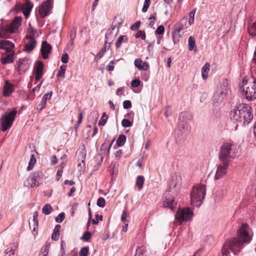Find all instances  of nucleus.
Wrapping results in <instances>:
<instances>
[{
	"instance_id": "nucleus-1",
	"label": "nucleus",
	"mask_w": 256,
	"mask_h": 256,
	"mask_svg": "<svg viewBox=\"0 0 256 256\" xmlns=\"http://www.w3.org/2000/svg\"><path fill=\"white\" fill-rule=\"evenodd\" d=\"M250 230L247 224H242L238 232V238H232L227 240L224 244L222 251V255L228 256L231 250L234 254L240 252L243 243L249 242L252 239Z\"/></svg>"
},
{
	"instance_id": "nucleus-2",
	"label": "nucleus",
	"mask_w": 256,
	"mask_h": 256,
	"mask_svg": "<svg viewBox=\"0 0 256 256\" xmlns=\"http://www.w3.org/2000/svg\"><path fill=\"white\" fill-rule=\"evenodd\" d=\"M228 86L227 80L224 79L220 82L212 98L214 106L218 107L223 105L228 92Z\"/></svg>"
},
{
	"instance_id": "nucleus-3",
	"label": "nucleus",
	"mask_w": 256,
	"mask_h": 256,
	"mask_svg": "<svg viewBox=\"0 0 256 256\" xmlns=\"http://www.w3.org/2000/svg\"><path fill=\"white\" fill-rule=\"evenodd\" d=\"M238 150L236 146L230 143H224L221 148L218 154L220 161L222 163H230V159L236 156Z\"/></svg>"
},
{
	"instance_id": "nucleus-4",
	"label": "nucleus",
	"mask_w": 256,
	"mask_h": 256,
	"mask_svg": "<svg viewBox=\"0 0 256 256\" xmlns=\"http://www.w3.org/2000/svg\"><path fill=\"white\" fill-rule=\"evenodd\" d=\"M206 196V186L198 184L193 187L190 194L191 204L193 206L199 207Z\"/></svg>"
},
{
	"instance_id": "nucleus-5",
	"label": "nucleus",
	"mask_w": 256,
	"mask_h": 256,
	"mask_svg": "<svg viewBox=\"0 0 256 256\" xmlns=\"http://www.w3.org/2000/svg\"><path fill=\"white\" fill-rule=\"evenodd\" d=\"M242 94L249 100L256 98V78H250L243 80Z\"/></svg>"
},
{
	"instance_id": "nucleus-6",
	"label": "nucleus",
	"mask_w": 256,
	"mask_h": 256,
	"mask_svg": "<svg viewBox=\"0 0 256 256\" xmlns=\"http://www.w3.org/2000/svg\"><path fill=\"white\" fill-rule=\"evenodd\" d=\"M192 115L190 113H180L179 115V130L178 136L181 140H184L190 131V127L187 124V120H190Z\"/></svg>"
},
{
	"instance_id": "nucleus-7",
	"label": "nucleus",
	"mask_w": 256,
	"mask_h": 256,
	"mask_svg": "<svg viewBox=\"0 0 256 256\" xmlns=\"http://www.w3.org/2000/svg\"><path fill=\"white\" fill-rule=\"evenodd\" d=\"M21 21L22 18L18 17L10 24H0V37L4 38H8L12 34L16 32Z\"/></svg>"
},
{
	"instance_id": "nucleus-8",
	"label": "nucleus",
	"mask_w": 256,
	"mask_h": 256,
	"mask_svg": "<svg viewBox=\"0 0 256 256\" xmlns=\"http://www.w3.org/2000/svg\"><path fill=\"white\" fill-rule=\"evenodd\" d=\"M16 113H4L0 118V127L2 132L10 129L12 124Z\"/></svg>"
},
{
	"instance_id": "nucleus-9",
	"label": "nucleus",
	"mask_w": 256,
	"mask_h": 256,
	"mask_svg": "<svg viewBox=\"0 0 256 256\" xmlns=\"http://www.w3.org/2000/svg\"><path fill=\"white\" fill-rule=\"evenodd\" d=\"M193 212L189 208L178 209L175 215L177 223L182 224V222L190 220L193 216Z\"/></svg>"
},
{
	"instance_id": "nucleus-10",
	"label": "nucleus",
	"mask_w": 256,
	"mask_h": 256,
	"mask_svg": "<svg viewBox=\"0 0 256 256\" xmlns=\"http://www.w3.org/2000/svg\"><path fill=\"white\" fill-rule=\"evenodd\" d=\"M176 195L172 194V192L166 190L163 198V206L166 208H169L172 210H174L176 208V202H175L174 196Z\"/></svg>"
},
{
	"instance_id": "nucleus-11",
	"label": "nucleus",
	"mask_w": 256,
	"mask_h": 256,
	"mask_svg": "<svg viewBox=\"0 0 256 256\" xmlns=\"http://www.w3.org/2000/svg\"><path fill=\"white\" fill-rule=\"evenodd\" d=\"M181 176L178 174H174L172 177L170 182L169 188L167 190L172 192V194L176 195L181 184Z\"/></svg>"
},
{
	"instance_id": "nucleus-12",
	"label": "nucleus",
	"mask_w": 256,
	"mask_h": 256,
	"mask_svg": "<svg viewBox=\"0 0 256 256\" xmlns=\"http://www.w3.org/2000/svg\"><path fill=\"white\" fill-rule=\"evenodd\" d=\"M36 34V32L33 29L29 30V33L26 36V38L28 39V42L25 46V50L26 51L30 52L36 46V41L34 39V36Z\"/></svg>"
},
{
	"instance_id": "nucleus-13",
	"label": "nucleus",
	"mask_w": 256,
	"mask_h": 256,
	"mask_svg": "<svg viewBox=\"0 0 256 256\" xmlns=\"http://www.w3.org/2000/svg\"><path fill=\"white\" fill-rule=\"evenodd\" d=\"M52 8V0H46L39 7V13L41 17L45 18Z\"/></svg>"
},
{
	"instance_id": "nucleus-14",
	"label": "nucleus",
	"mask_w": 256,
	"mask_h": 256,
	"mask_svg": "<svg viewBox=\"0 0 256 256\" xmlns=\"http://www.w3.org/2000/svg\"><path fill=\"white\" fill-rule=\"evenodd\" d=\"M229 166L228 163H222L217 166V170L214 176V180H218L225 176Z\"/></svg>"
},
{
	"instance_id": "nucleus-15",
	"label": "nucleus",
	"mask_w": 256,
	"mask_h": 256,
	"mask_svg": "<svg viewBox=\"0 0 256 256\" xmlns=\"http://www.w3.org/2000/svg\"><path fill=\"white\" fill-rule=\"evenodd\" d=\"M44 64L42 62H38L34 66V72L36 81H38L43 76Z\"/></svg>"
},
{
	"instance_id": "nucleus-16",
	"label": "nucleus",
	"mask_w": 256,
	"mask_h": 256,
	"mask_svg": "<svg viewBox=\"0 0 256 256\" xmlns=\"http://www.w3.org/2000/svg\"><path fill=\"white\" fill-rule=\"evenodd\" d=\"M14 47V44L10 41L8 40H0V49L4 50L6 52H12V50Z\"/></svg>"
},
{
	"instance_id": "nucleus-17",
	"label": "nucleus",
	"mask_w": 256,
	"mask_h": 256,
	"mask_svg": "<svg viewBox=\"0 0 256 256\" xmlns=\"http://www.w3.org/2000/svg\"><path fill=\"white\" fill-rule=\"evenodd\" d=\"M52 50V46L50 44L46 41H44L42 44L41 53L44 59H46L48 57V54Z\"/></svg>"
},
{
	"instance_id": "nucleus-18",
	"label": "nucleus",
	"mask_w": 256,
	"mask_h": 256,
	"mask_svg": "<svg viewBox=\"0 0 256 256\" xmlns=\"http://www.w3.org/2000/svg\"><path fill=\"white\" fill-rule=\"evenodd\" d=\"M14 58V52L8 53L4 52L2 55V62L3 64H8L13 62Z\"/></svg>"
},
{
	"instance_id": "nucleus-19",
	"label": "nucleus",
	"mask_w": 256,
	"mask_h": 256,
	"mask_svg": "<svg viewBox=\"0 0 256 256\" xmlns=\"http://www.w3.org/2000/svg\"><path fill=\"white\" fill-rule=\"evenodd\" d=\"M251 107L244 104H238L234 108V112H250Z\"/></svg>"
},
{
	"instance_id": "nucleus-20",
	"label": "nucleus",
	"mask_w": 256,
	"mask_h": 256,
	"mask_svg": "<svg viewBox=\"0 0 256 256\" xmlns=\"http://www.w3.org/2000/svg\"><path fill=\"white\" fill-rule=\"evenodd\" d=\"M134 66L138 70H146L148 69L149 65L146 62H143L140 58H136L134 62Z\"/></svg>"
},
{
	"instance_id": "nucleus-21",
	"label": "nucleus",
	"mask_w": 256,
	"mask_h": 256,
	"mask_svg": "<svg viewBox=\"0 0 256 256\" xmlns=\"http://www.w3.org/2000/svg\"><path fill=\"white\" fill-rule=\"evenodd\" d=\"M187 20L186 17H184L182 18L174 25V30L177 32L178 33H180L184 26L186 24Z\"/></svg>"
},
{
	"instance_id": "nucleus-22",
	"label": "nucleus",
	"mask_w": 256,
	"mask_h": 256,
	"mask_svg": "<svg viewBox=\"0 0 256 256\" xmlns=\"http://www.w3.org/2000/svg\"><path fill=\"white\" fill-rule=\"evenodd\" d=\"M14 90V86L8 81H6L4 86V95L6 96H9L11 95Z\"/></svg>"
},
{
	"instance_id": "nucleus-23",
	"label": "nucleus",
	"mask_w": 256,
	"mask_h": 256,
	"mask_svg": "<svg viewBox=\"0 0 256 256\" xmlns=\"http://www.w3.org/2000/svg\"><path fill=\"white\" fill-rule=\"evenodd\" d=\"M116 36V33L114 32V28L111 30H108L106 34L105 40L109 43H112Z\"/></svg>"
},
{
	"instance_id": "nucleus-24",
	"label": "nucleus",
	"mask_w": 256,
	"mask_h": 256,
	"mask_svg": "<svg viewBox=\"0 0 256 256\" xmlns=\"http://www.w3.org/2000/svg\"><path fill=\"white\" fill-rule=\"evenodd\" d=\"M25 0L26 1V2L22 6V10H23L24 15L26 17H28L30 14V12L32 9L33 6L29 2V0Z\"/></svg>"
},
{
	"instance_id": "nucleus-25",
	"label": "nucleus",
	"mask_w": 256,
	"mask_h": 256,
	"mask_svg": "<svg viewBox=\"0 0 256 256\" xmlns=\"http://www.w3.org/2000/svg\"><path fill=\"white\" fill-rule=\"evenodd\" d=\"M36 184H38V183L35 181V178L34 179V177L32 174L27 178L26 180L24 182V186L27 187H34Z\"/></svg>"
},
{
	"instance_id": "nucleus-26",
	"label": "nucleus",
	"mask_w": 256,
	"mask_h": 256,
	"mask_svg": "<svg viewBox=\"0 0 256 256\" xmlns=\"http://www.w3.org/2000/svg\"><path fill=\"white\" fill-rule=\"evenodd\" d=\"M32 174L34 177V179L35 178V181L38 184L42 182L44 178V175L42 171H36L34 172Z\"/></svg>"
},
{
	"instance_id": "nucleus-27",
	"label": "nucleus",
	"mask_w": 256,
	"mask_h": 256,
	"mask_svg": "<svg viewBox=\"0 0 256 256\" xmlns=\"http://www.w3.org/2000/svg\"><path fill=\"white\" fill-rule=\"evenodd\" d=\"M253 114L252 113L242 114V122L243 124H248L252 120Z\"/></svg>"
},
{
	"instance_id": "nucleus-28",
	"label": "nucleus",
	"mask_w": 256,
	"mask_h": 256,
	"mask_svg": "<svg viewBox=\"0 0 256 256\" xmlns=\"http://www.w3.org/2000/svg\"><path fill=\"white\" fill-rule=\"evenodd\" d=\"M188 48L189 50H190V51L194 50V52H196V41H195L194 38L192 36H190L188 38Z\"/></svg>"
},
{
	"instance_id": "nucleus-29",
	"label": "nucleus",
	"mask_w": 256,
	"mask_h": 256,
	"mask_svg": "<svg viewBox=\"0 0 256 256\" xmlns=\"http://www.w3.org/2000/svg\"><path fill=\"white\" fill-rule=\"evenodd\" d=\"M242 113H230V118L234 120V122H242Z\"/></svg>"
},
{
	"instance_id": "nucleus-30",
	"label": "nucleus",
	"mask_w": 256,
	"mask_h": 256,
	"mask_svg": "<svg viewBox=\"0 0 256 256\" xmlns=\"http://www.w3.org/2000/svg\"><path fill=\"white\" fill-rule=\"evenodd\" d=\"M210 65L208 63L206 64L202 69V77L204 80H206L208 77V73L210 70Z\"/></svg>"
},
{
	"instance_id": "nucleus-31",
	"label": "nucleus",
	"mask_w": 256,
	"mask_h": 256,
	"mask_svg": "<svg viewBox=\"0 0 256 256\" xmlns=\"http://www.w3.org/2000/svg\"><path fill=\"white\" fill-rule=\"evenodd\" d=\"M144 178L142 176H138L136 178V186H137L139 190H141L143 187Z\"/></svg>"
},
{
	"instance_id": "nucleus-32",
	"label": "nucleus",
	"mask_w": 256,
	"mask_h": 256,
	"mask_svg": "<svg viewBox=\"0 0 256 256\" xmlns=\"http://www.w3.org/2000/svg\"><path fill=\"white\" fill-rule=\"evenodd\" d=\"M49 248L50 246L48 245L43 246L38 256H48Z\"/></svg>"
},
{
	"instance_id": "nucleus-33",
	"label": "nucleus",
	"mask_w": 256,
	"mask_h": 256,
	"mask_svg": "<svg viewBox=\"0 0 256 256\" xmlns=\"http://www.w3.org/2000/svg\"><path fill=\"white\" fill-rule=\"evenodd\" d=\"M127 41H128V38H127L126 36H121L117 40L116 42V46L117 48H119L122 42H126Z\"/></svg>"
},
{
	"instance_id": "nucleus-34",
	"label": "nucleus",
	"mask_w": 256,
	"mask_h": 256,
	"mask_svg": "<svg viewBox=\"0 0 256 256\" xmlns=\"http://www.w3.org/2000/svg\"><path fill=\"white\" fill-rule=\"evenodd\" d=\"M126 141V136L123 134H120L116 140V144L118 146L124 145Z\"/></svg>"
},
{
	"instance_id": "nucleus-35",
	"label": "nucleus",
	"mask_w": 256,
	"mask_h": 256,
	"mask_svg": "<svg viewBox=\"0 0 256 256\" xmlns=\"http://www.w3.org/2000/svg\"><path fill=\"white\" fill-rule=\"evenodd\" d=\"M38 213L37 211L35 212L33 214L32 222L34 226L33 230L34 231L38 227Z\"/></svg>"
},
{
	"instance_id": "nucleus-36",
	"label": "nucleus",
	"mask_w": 256,
	"mask_h": 256,
	"mask_svg": "<svg viewBox=\"0 0 256 256\" xmlns=\"http://www.w3.org/2000/svg\"><path fill=\"white\" fill-rule=\"evenodd\" d=\"M66 65H62L60 66L59 70H58V73L56 74L57 77H62L64 78V74L66 72Z\"/></svg>"
},
{
	"instance_id": "nucleus-37",
	"label": "nucleus",
	"mask_w": 256,
	"mask_h": 256,
	"mask_svg": "<svg viewBox=\"0 0 256 256\" xmlns=\"http://www.w3.org/2000/svg\"><path fill=\"white\" fill-rule=\"evenodd\" d=\"M52 210V206L50 204H46L42 209V212L46 215L50 214Z\"/></svg>"
},
{
	"instance_id": "nucleus-38",
	"label": "nucleus",
	"mask_w": 256,
	"mask_h": 256,
	"mask_svg": "<svg viewBox=\"0 0 256 256\" xmlns=\"http://www.w3.org/2000/svg\"><path fill=\"white\" fill-rule=\"evenodd\" d=\"M182 35L180 33H178L177 32L174 30L172 32V40L174 44L179 42Z\"/></svg>"
},
{
	"instance_id": "nucleus-39",
	"label": "nucleus",
	"mask_w": 256,
	"mask_h": 256,
	"mask_svg": "<svg viewBox=\"0 0 256 256\" xmlns=\"http://www.w3.org/2000/svg\"><path fill=\"white\" fill-rule=\"evenodd\" d=\"M36 160L34 158V154H32L30 160L29 162L28 166L26 168L28 171H30V170H32V169L34 165L36 164Z\"/></svg>"
},
{
	"instance_id": "nucleus-40",
	"label": "nucleus",
	"mask_w": 256,
	"mask_h": 256,
	"mask_svg": "<svg viewBox=\"0 0 256 256\" xmlns=\"http://www.w3.org/2000/svg\"><path fill=\"white\" fill-rule=\"evenodd\" d=\"M114 139H113L112 140V141L111 143L110 144H109L108 152L110 151V147L112 146V145L113 142H114ZM108 145V142L105 141V142L102 144L100 148V150L101 151L103 150L104 152Z\"/></svg>"
},
{
	"instance_id": "nucleus-41",
	"label": "nucleus",
	"mask_w": 256,
	"mask_h": 256,
	"mask_svg": "<svg viewBox=\"0 0 256 256\" xmlns=\"http://www.w3.org/2000/svg\"><path fill=\"white\" fill-rule=\"evenodd\" d=\"M108 116L106 114V113H103L102 116L100 118V120L98 122V126H104L106 122L107 119L108 118Z\"/></svg>"
},
{
	"instance_id": "nucleus-42",
	"label": "nucleus",
	"mask_w": 256,
	"mask_h": 256,
	"mask_svg": "<svg viewBox=\"0 0 256 256\" xmlns=\"http://www.w3.org/2000/svg\"><path fill=\"white\" fill-rule=\"evenodd\" d=\"M15 249L8 248L4 250L5 256H14Z\"/></svg>"
},
{
	"instance_id": "nucleus-43",
	"label": "nucleus",
	"mask_w": 256,
	"mask_h": 256,
	"mask_svg": "<svg viewBox=\"0 0 256 256\" xmlns=\"http://www.w3.org/2000/svg\"><path fill=\"white\" fill-rule=\"evenodd\" d=\"M89 251L88 247L82 248L79 252L80 256H88V254Z\"/></svg>"
},
{
	"instance_id": "nucleus-44",
	"label": "nucleus",
	"mask_w": 256,
	"mask_h": 256,
	"mask_svg": "<svg viewBox=\"0 0 256 256\" xmlns=\"http://www.w3.org/2000/svg\"><path fill=\"white\" fill-rule=\"evenodd\" d=\"M82 113H79L77 124H76L74 126V130H75L76 132L78 131V128H79V126L82 122Z\"/></svg>"
},
{
	"instance_id": "nucleus-45",
	"label": "nucleus",
	"mask_w": 256,
	"mask_h": 256,
	"mask_svg": "<svg viewBox=\"0 0 256 256\" xmlns=\"http://www.w3.org/2000/svg\"><path fill=\"white\" fill-rule=\"evenodd\" d=\"M91 236L92 234L90 233V232L89 231H86L84 234L80 238L81 240H83L87 242L90 239Z\"/></svg>"
},
{
	"instance_id": "nucleus-46",
	"label": "nucleus",
	"mask_w": 256,
	"mask_h": 256,
	"mask_svg": "<svg viewBox=\"0 0 256 256\" xmlns=\"http://www.w3.org/2000/svg\"><path fill=\"white\" fill-rule=\"evenodd\" d=\"M155 20H156V14H152L149 18V20H150L149 26L153 28H154V25Z\"/></svg>"
},
{
	"instance_id": "nucleus-47",
	"label": "nucleus",
	"mask_w": 256,
	"mask_h": 256,
	"mask_svg": "<svg viewBox=\"0 0 256 256\" xmlns=\"http://www.w3.org/2000/svg\"><path fill=\"white\" fill-rule=\"evenodd\" d=\"M65 218V214L64 212H60L56 218V221L57 222L60 223L62 222Z\"/></svg>"
},
{
	"instance_id": "nucleus-48",
	"label": "nucleus",
	"mask_w": 256,
	"mask_h": 256,
	"mask_svg": "<svg viewBox=\"0 0 256 256\" xmlns=\"http://www.w3.org/2000/svg\"><path fill=\"white\" fill-rule=\"evenodd\" d=\"M150 4V0H145L142 8V12H146L148 10V7Z\"/></svg>"
},
{
	"instance_id": "nucleus-49",
	"label": "nucleus",
	"mask_w": 256,
	"mask_h": 256,
	"mask_svg": "<svg viewBox=\"0 0 256 256\" xmlns=\"http://www.w3.org/2000/svg\"><path fill=\"white\" fill-rule=\"evenodd\" d=\"M105 200L102 198L100 197L98 198L97 200V205L100 208H104L105 206Z\"/></svg>"
},
{
	"instance_id": "nucleus-50",
	"label": "nucleus",
	"mask_w": 256,
	"mask_h": 256,
	"mask_svg": "<svg viewBox=\"0 0 256 256\" xmlns=\"http://www.w3.org/2000/svg\"><path fill=\"white\" fill-rule=\"evenodd\" d=\"M196 11V9H194L190 13V20L188 21L189 24H192L194 21V17L195 12Z\"/></svg>"
},
{
	"instance_id": "nucleus-51",
	"label": "nucleus",
	"mask_w": 256,
	"mask_h": 256,
	"mask_svg": "<svg viewBox=\"0 0 256 256\" xmlns=\"http://www.w3.org/2000/svg\"><path fill=\"white\" fill-rule=\"evenodd\" d=\"M136 38H141L142 40H144L146 38V34L142 30H138L136 34Z\"/></svg>"
},
{
	"instance_id": "nucleus-52",
	"label": "nucleus",
	"mask_w": 256,
	"mask_h": 256,
	"mask_svg": "<svg viewBox=\"0 0 256 256\" xmlns=\"http://www.w3.org/2000/svg\"><path fill=\"white\" fill-rule=\"evenodd\" d=\"M122 124L124 127L126 128L130 127L132 125L130 120L126 118H124L122 120Z\"/></svg>"
},
{
	"instance_id": "nucleus-53",
	"label": "nucleus",
	"mask_w": 256,
	"mask_h": 256,
	"mask_svg": "<svg viewBox=\"0 0 256 256\" xmlns=\"http://www.w3.org/2000/svg\"><path fill=\"white\" fill-rule=\"evenodd\" d=\"M164 28L163 26L161 25L158 27L155 32L158 34H162L164 32Z\"/></svg>"
},
{
	"instance_id": "nucleus-54",
	"label": "nucleus",
	"mask_w": 256,
	"mask_h": 256,
	"mask_svg": "<svg viewBox=\"0 0 256 256\" xmlns=\"http://www.w3.org/2000/svg\"><path fill=\"white\" fill-rule=\"evenodd\" d=\"M83 147H84V148H82V150L80 152V155H81L82 158V163L84 162V160L86 159V148H85V146L84 145H83Z\"/></svg>"
},
{
	"instance_id": "nucleus-55",
	"label": "nucleus",
	"mask_w": 256,
	"mask_h": 256,
	"mask_svg": "<svg viewBox=\"0 0 256 256\" xmlns=\"http://www.w3.org/2000/svg\"><path fill=\"white\" fill-rule=\"evenodd\" d=\"M68 55L66 53H64L62 55L61 60L64 64H66L68 61Z\"/></svg>"
},
{
	"instance_id": "nucleus-56",
	"label": "nucleus",
	"mask_w": 256,
	"mask_h": 256,
	"mask_svg": "<svg viewBox=\"0 0 256 256\" xmlns=\"http://www.w3.org/2000/svg\"><path fill=\"white\" fill-rule=\"evenodd\" d=\"M115 62L112 60L110 62L109 64L106 66V70L108 71H112L114 70V64Z\"/></svg>"
},
{
	"instance_id": "nucleus-57",
	"label": "nucleus",
	"mask_w": 256,
	"mask_h": 256,
	"mask_svg": "<svg viewBox=\"0 0 256 256\" xmlns=\"http://www.w3.org/2000/svg\"><path fill=\"white\" fill-rule=\"evenodd\" d=\"M123 106L124 108H130L132 107V102L130 100H126L123 102Z\"/></svg>"
},
{
	"instance_id": "nucleus-58",
	"label": "nucleus",
	"mask_w": 256,
	"mask_h": 256,
	"mask_svg": "<svg viewBox=\"0 0 256 256\" xmlns=\"http://www.w3.org/2000/svg\"><path fill=\"white\" fill-rule=\"evenodd\" d=\"M140 82L138 79H136L132 81L131 82V85L134 88L138 87L140 86Z\"/></svg>"
},
{
	"instance_id": "nucleus-59",
	"label": "nucleus",
	"mask_w": 256,
	"mask_h": 256,
	"mask_svg": "<svg viewBox=\"0 0 256 256\" xmlns=\"http://www.w3.org/2000/svg\"><path fill=\"white\" fill-rule=\"evenodd\" d=\"M42 83V82H41L40 84H38L37 86L32 89V92H30V94H34L36 92H38L40 88Z\"/></svg>"
},
{
	"instance_id": "nucleus-60",
	"label": "nucleus",
	"mask_w": 256,
	"mask_h": 256,
	"mask_svg": "<svg viewBox=\"0 0 256 256\" xmlns=\"http://www.w3.org/2000/svg\"><path fill=\"white\" fill-rule=\"evenodd\" d=\"M140 22L138 21L131 26V29L132 30H136L140 28Z\"/></svg>"
},
{
	"instance_id": "nucleus-61",
	"label": "nucleus",
	"mask_w": 256,
	"mask_h": 256,
	"mask_svg": "<svg viewBox=\"0 0 256 256\" xmlns=\"http://www.w3.org/2000/svg\"><path fill=\"white\" fill-rule=\"evenodd\" d=\"M58 162V160L56 156L54 155L50 158V164L54 166Z\"/></svg>"
},
{
	"instance_id": "nucleus-62",
	"label": "nucleus",
	"mask_w": 256,
	"mask_h": 256,
	"mask_svg": "<svg viewBox=\"0 0 256 256\" xmlns=\"http://www.w3.org/2000/svg\"><path fill=\"white\" fill-rule=\"evenodd\" d=\"M52 92H51L50 94H45L42 98V100L45 101L50 100L51 98Z\"/></svg>"
},
{
	"instance_id": "nucleus-63",
	"label": "nucleus",
	"mask_w": 256,
	"mask_h": 256,
	"mask_svg": "<svg viewBox=\"0 0 256 256\" xmlns=\"http://www.w3.org/2000/svg\"><path fill=\"white\" fill-rule=\"evenodd\" d=\"M60 234L54 232L52 236V238L54 240H58L59 238Z\"/></svg>"
},
{
	"instance_id": "nucleus-64",
	"label": "nucleus",
	"mask_w": 256,
	"mask_h": 256,
	"mask_svg": "<svg viewBox=\"0 0 256 256\" xmlns=\"http://www.w3.org/2000/svg\"><path fill=\"white\" fill-rule=\"evenodd\" d=\"M127 214V212L125 210L123 211L121 216V220L122 221L124 222L126 220Z\"/></svg>"
}]
</instances>
